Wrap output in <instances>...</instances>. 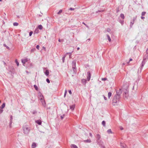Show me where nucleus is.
I'll return each instance as SVG.
<instances>
[{"label":"nucleus","instance_id":"1","mask_svg":"<svg viewBox=\"0 0 148 148\" xmlns=\"http://www.w3.org/2000/svg\"><path fill=\"white\" fill-rule=\"evenodd\" d=\"M122 90L120 89L119 90L116 91V94L113 97V98L112 105L114 106L118 105V102L121 97V95L122 93Z\"/></svg>","mask_w":148,"mask_h":148},{"label":"nucleus","instance_id":"2","mask_svg":"<svg viewBox=\"0 0 148 148\" xmlns=\"http://www.w3.org/2000/svg\"><path fill=\"white\" fill-rule=\"evenodd\" d=\"M23 128L24 133L25 134L27 135L30 130V127L28 125H24L23 126Z\"/></svg>","mask_w":148,"mask_h":148},{"label":"nucleus","instance_id":"3","mask_svg":"<svg viewBox=\"0 0 148 148\" xmlns=\"http://www.w3.org/2000/svg\"><path fill=\"white\" fill-rule=\"evenodd\" d=\"M38 96L39 99L42 102V104L44 106H45L46 103L45 100L43 99L44 97L43 95L41 93L39 92L38 93Z\"/></svg>","mask_w":148,"mask_h":148},{"label":"nucleus","instance_id":"4","mask_svg":"<svg viewBox=\"0 0 148 148\" xmlns=\"http://www.w3.org/2000/svg\"><path fill=\"white\" fill-rule=\"evenodd\" d=\"M76 61L75 60L73 61L72 63V68L74 72L76 73Z\"/></svg>","mask_w":148,"mask_h":148},{"label":"nucleus","instance_id":"5","mask_svg":"<svg viewBox=\"0 0 148 148\" xmlns=\"http://www.w3.org/2000/svg\"><path fill=\"white\" fill-rule=\"evenodd\" d=\"M146 62V61H145V58H144L143 61H142V63L141 64V67L140 68V70H142L143 67L144 66V65L145 64Z\"/></svg>","mask_w":148,"mask_h":148},{"label":"nucleus","instance_id":"6","mask_svg":"<svg viewBox=\"0 0 148 148\" xmlns=\"http://www.w3.org/2000/svg\"><path fill=\"white\" fill-rule=\"evenodd\" d=\"M97 143L98 145L101 146V147L102 146H103V142L101 140H97Z\"/></svg>","mask_w":148,"mask_h":148},{"label":"nucleus","instance_id":"7","mask_svg":"<svg viewBox=\"0 0 148 148\" xmlns=\"http://www.w3.org/2000/svg\"><path fill=\"white\" fill-rule=\"evenodd\" d=\"M91 77V74L90 71L87 72V76L86 79L88 81H89Z\"/></svg>","mask_w":148,"mask_h":148},{"label":"nucleus","instance_id":"8","mask_svg":"<svg viewBox=\"0 0 148 148\" xmlns=\"http://www.w3.org/2000/svg\"><path fill=\"white\" fill-rule=\"evenodd\" d=\"M21 61L23 64H24L26 62L28 61V59L27 58L22 59L21 60Z\"/></svg>","mask_w":148,"mask_h":148},{"label":"nucleus","instance_id":"9","mask_svg":"<svg viewBox=\"0 0 148 148\" xmlns=\"http://www.w3.org/2000/svg\"><path fill=\"white\" fill-rule=\"evenodd\" d=\"M121 146L122 147V148H127V145L125 144L121 143Z\"/></svg>","mask_w":148,"mask_h":148},{"label":"nucleus","instance_id":"10","mask_svg":"<svg viewBox=\"0 0 148 148\" xmlns=\"http://www.w3.org/2000/svg\"><path fill=\"white\" fill-rule=\"evenodd\" d=\"M36 146V143L34 142L33 143L32 145V148H35Z\"/></svg>","mask_w":148,"mask_h":148},{"label":"nucleus","instance_id":"11","mask_svg":"<svg viewBox=\"0 0 148 148\" xmlns=\"http://www.w3.org/2000/svg\"><path fill=\"white\" fill-rule=\"evenodd\" d=\"M96 138H97V140H99L101 138V136L99 134H97L96 135Z\"/></svg>","mask_w":148,"mask_h":148},{"label":"nucleus","instance_id":"12","mask_svg":"<svg viewBox=\"0 0 148 148\" xmlns=\"http://www.w3.org/2000/svg\"><path fill=\"white\" fill-rule=\"evenodd\" d=\"M36 122L39 125H40L41 124L42 122L40 120H39L36 121Z\"/></svg>","mask_w":148,"mask_h":148},{"label":"nucleus","instance_id":"13","mask_svg":"<svg viewBox=\"0 0 148 148\" xmlns=\"http://www.w3.org/2000/svg\"><path fill=\"white\" fill-rule=\"evenodd\" d=\"M86 79H82V82L83 84L85 85L86 83Z\"/></svg>","mask_w":148,"mask_h":148},{"label":"nucleus","instance_id":"14","mask_svg":"<svg viewBox=\"0 0 148 148\" xmlns=\"http://www.w3.org/2000/svg\"><path fill=\"white\" fill-rule=\"evenodd\" d=\"M75 107V106L74 105H73L70 106V109L73 110H74Z\"/></svg>","mask_w":148,"mask_h":148},{"label":"nucleus","instance_id":"15","mask_svg":"<svg viewBox=\"0 0 148 148\" xmlns=\"http://www.w3.org/2000/svg\"><path fill=\"white\" fill-rule=\"evenodd\" d=\"M71 148H78L77 146L75 145L72 144L71 145Z\"/></svg>","mask_w":148,"mask_h":148},{"label":"nucleus","instance_id":"16","mask_svg":"<svg viewBox=\"0 0 148 148\" xmlns=\"http://www.w3.org/2000/svg\"><path fill=\"white\" fill-rule=\"evenodd\" d=\"M84 142L86 143H90L91 142V140L90 139H87L84 140Z\"/></svg>","mask_w":148,"mask_h":148},{"label":"nucleus","instance_id":"17","mask_svg":"<svg viewBox=\"0 0 148 148\" xmlns=\"http://www.w3.org/2000/svg\"><path fill=\"white\" fill-rule=\"evenodd\" d=\"M45 74L46 76H48L49 74V71L48 70H46L45 72Z\"/></svg>","mask_w":148,"mask_h":148},{"label":"nucleus","instance_id":"18","mask_svg":"<svg viewBox=\"0 0 148 148\" xmlns=\"http://www.w3.org/2000/svg\"><path fill=\"white\" fill-rule=\"evenodd\" d=\"M69 54V58H71V53L69 52V53H67L65 55H66V56L67 54Z\"/></svg>","mask_w":148,"mask_h":148},{"label":"nucleus","instance_id":"19","mask_svg":"<svg viewBox=\"0 0 148 148\" xmlns=\"http://www.w3.org/2000/svg\"><path fill=\"white\" fill-rule=\"evenodd\" d=\"M112 95V93L111 92H109L108 93V97L109 99H110V97Z\"/></svg>","mask_w":148,"mask_h":148},{"label":"nucleus","instance_id":"20","mask_svg":"<svg viewBox=\"0 0 148 148\" xmlns=\"http://www.w3.org/2000/svg\"><path fill=\"white\" fill-rule=\"evenodd\" d=\"M107 39L110 42L111 41V39L110 38V36L108 35H107Z\"/></svg>","mask_w":148,"mask_h":148},{"label":"nucleus","instance_id":"21","mask_svg":"<svg viewBox=\"0 0 148 148\" xmlns=\"http://www.w3.org/2000/svg\"><path fill=\"white\" fill-rule=\"evenodd\" d=\"M107 132L108 133V134H112V132L111 131V129H108L107 131Z\"/></svg>","mask_w":148,"mask_h":148},{"label":"nucleus","instance_id":"22","mask_svg":"<svg viewBox=\"0 0 148 148\" xmlns=\"http://www.w3.org/2000/svg\"><path fill=\"white\" fill-rule=\"evenodd\" d=\"M120 17L123 19H124L125 18L124 15L123 14H120Z\"/></svg>","mask_w":148,"mask_h":148},{"label":"nucleus","instance_id":"23","mask_svg":"<svg viewBox=\"0 0 148 148\" xmlns=\"http://www.w3.org/2000/svg\"><path fill=\"white\" fill-rule=\"evenodd\" d=\"M5 103H3L1 105V107H0L2 109H3L5 107Z\"/></svg>","mask_w":148,"mask_h":148},{"label":"nucleus","instance_id":"24","mask_svg":"<svg viewBox=\"0 0 148 148\" xmlns=\"http://www.w3.org/2000/svg\"><path fill=\"white\" fill-rule=\"evenodd\" d=\"M38 28L40 30L42 29L43 28L42 27L41 25H38Z\"/></svg>","mask_w":148,"mask_h":148},{"label":"nucleus","instance_id":"25","mask_svg":"<svg viewBox=\"0 0 148 148\" xmlns=\"http://www.w3.org/2000/svg\"><path fill=\"white\" fill-rule=\"evenodd\" d=\"M66 57V55H65L62 58V62L63 63H64V60H65V58Z\"/></svg>","mask_w":148,"mask_h":148},{"label":"nucleus","instance_id":"26","mask_svg":"<svg viewBox=\"0 0 148 148\" xmlns=\"http://www.w3.org/2000/svg\"><path fill=\"white\" fill-rule=\"evenodd\" d=\"M134 22L133 21L130 22V27L131 28L132 27L133 25L134 24Z\"/></svg>","mask_w":148,"mask_h":148},{"label":"nucleus","instance_id":"27","mask_svg":"<svg viewBox=\"0 0 148 148\" xmlns=\"http://www.w3.org/2000/svg\"><path fill=\"white\" fill-rule=\"evenodd\" d=\"M102 124L104 126H105L106 122L105 121H103L102 122Z\"/></svg>","mask_w":148,"mask_h":148},{"label":"nucleus","instance_id":"28","mask_svg":"<svg viewBox=\"0 0 148 148\" xmlns=\"http://www.w3.org/2000/svg\"><path fill=\"white\" fill-rule=\"evenodd\" d=\"M34 88H35V89L36 90H38V88L36 85H34Z\"/></svg>","mask_w":148,"mask_h":148},{"label":"nucleus","instance_id":"29","mask_svg":"<svg viewBox=\"0 0 148 148\" xmlns=\"http://www.w3.org/2000/svg\"><path fill=\"white\" fill-rule=\"evenodd\" d=\"M18 25V24L16 22H14L13 23V25L14 26H17Z\"/></svg>","mask_w":148,"mask_h":148},{"label":"nucleus","instance_id":"30","mask_svg":"<svg viewBox=\"0 0 148 148\" xmlns=\"http://www.w3.org/2000/svg\"><path fill=\"white\" fill-rule=\"evenodd\" d=\"M146 12H142L141 13L142 16H144L145 15V14H146Z\"/></svg>","mask_w":148,"mask_h":148},{"label":"nucleus","instance_id":"31","mask_svg":"<svg viewBox=\"0 0 148 148\" xmlns=\"http://www.w3.org/2000/svg\"><path fill=\"white\" fill-rule=\"evenodd\" d=\"M3 111V109L0 107V114L2 113Z\"/></svg>","mask_w":148,"mask_h":148},{"label":"nucleus","instance_id":"32","mask_svg":"<svg viewBox=\"0 0 148 148\" xmlns=\"http://www.w3.org/2000/svg\"><path fill=\"white\" fill-rule=\"evenodd\" d=\"M62 12V10H60L59 12L58 13V14H60Z\"/></svg>","mask_w":148,"mask_h":148},{"label":"nucleus","instance_id":"33","mask_svg":"<svg viewBox=\"0 0 148 148\" xmlns=\"http://www.w3.org/2000/svg\"><path fill=\"white\" fill-rule=\"evenodd\" d=\"M67 91L66 90H65V92H64V97H65L66 95V93H67Z\"/></svg>","mask_w":148,"mask_h":148},{"label":"nucleus","instance_id":"34","mask_svg":"<svg viewBox=\"0 0 148 148\" xmlns=\"http://www.w3.org/2000/svg\"><path fill=\"white\" fill-rule=\"evenodd\" d=\"M147 54H146L145 56V58H145V60L146 59V58L148 59V55Z\"/></svg>","mask_w":148,"mask_h":148},{"label":"nucleus","instance_id":"35","mask_svg":"<svg viewBox=\"0 0 148 148\" xmlns=\"http://www.w3.org/2000/svg\"><path fill=\"white\" fill-rule=\"evenodd\" d=\"M32 34H33V32L32 31L30 32L29 33V36H32Z\"/></svg>","mask_w":148,"mask_h":148},{"label":"nucleus","instance_id":"36","mask_svg":"<svg viewBox=\"0 0 148 148\" xmlns=\"http://www.w3.org/2000/svg\"><path fill=\"white\" fill-rule=\"evenodd\" d=\"M46 81L48 83H49L50 82V80H49V79L48 78H47L46 79Z\"/></svg>","mask_w":148,"mask_h":148},{"label":"nucleus","instance_id":"37","mask_svg":"<svg viewBox=\"0 0 148 148\" xmlns=\"http://www.w3.org/2000/svg\"><path fill=\"white\" fill-rule=\"evenodd\" d=\"M107 79L106 78H102L101 79V80L102 81H105L106 80H107Z\"/></svg>","mask_w":148,"mask_h":148},{"label":"nucleus","instance_id":"38","mask_svg":"<svg viewBox=\"0 0 148 148\" xmlns=\"http://www.w3.org/2000/svg\"><path fill=\"white\" fill-rule=\"evenodd\" d=\"M82 24H84L86 27L89 28L88 26L84 22H83L82 23Z\"/></svg>","mask_w":148,"mask_h":148},{"label":"nucleus","instance_id":"39","mask_svg":"<svg viewBox=\"0 0 148 148\" xmlns=\"http://www.w3.org/2000/svg\"><path fill=\"white\" fill-rule=\"evenodd\" d=\"M136 17H134L133 18V21L134 22V21H135L136 20Z\"/></svg>","mask_w":148,"mask_h":148},{"label":"nucleus","instance_id":"40","mask_svg":"<svg viewBox=\"0 0 148 148\" xmlns=\"http://www.w3.org/2000/svg\"><path fill=\"white\" fill-rule=\"evenodd\" d=\"M128 95H125L124 94H123V97H125L126 98H127V97Z\"/></svg>","mask_w":148,"mask_h":148},{"label":"nucleus","instance_id":"41","mask_svg":"<svg viewBox=\"0 0 148 148\" xmlns=\"http://www.w3.org/2000/svg\"><path fill=\"white\" fill-rule=\"evenodd\" d=\"M15 62H16V64L18 66L19 65V63L17 61V60H15Z\"/></svg>","mask_w":148,"mask_h":148},{"label":"nucleus","instance_id":"42","mask_svg":"<svg viewBox=\"0 0 148 148\" xmlns=\"http://www.w3.org/2000/svg\"><path fill=\"white\" fill-rule=\"evenodd\" d=\"M64 115H62V116H60L61 119H63V118H64Z\"/></svg>","mask_w":148,"mask_h":148},{"label":"nucleus","instance_id":"43","mask_svg":"<svg viewBox=\"0 0 148 148\" xmlns=\"http://www.w3.org/2000/svg\"><path fill=\"white\" fill-rule=\"evenodd\" d=\"M38 29H36L34 32V33H38Z\"/></svg>","mask_w":148,"mask_h":148},{"label":"nucleus","instance_id":"44","mask_svg":"<svg viewBox=\"0 0 148 148\" xmlns=\"http://www.w3.org/2000/svg\"><path fill=\"white\" fill-rule=\"evenodd\" d=\"M39 47H40L39 45H37L36 46V48H37L38 49V50H39Z\"/></svg>","mask_w":148,"mask_h":148},{"label":"nucleus","instance_id":"45","mask_svg":"<svg viewBox=\"0 0 148 148\" xmlns=\"http://www.w3.org/2000/svg\"><path fill=\"white\" fill-rule=\"evenodd\" d=\"M69 10H75V8H70L69 9Z\"/></svg>","mask_w":148,"mask_h":148},{"label":"nucleus","instance_id":"46","mask_svg":"<svg viewBox=\"0 0 148 148\" xmlns=\"http://www.w3.org/2000/svg\"><path fill=\"white\" fill-rule=\"evenodd\" d=\"M110 29L109 28H108L107 30V31L108 32H110Z\"/></svg>","mask_w":148,"mask_h":148},{"label":"nucleus","instance_id":"47","mask_svg":"<svg viewBox=\"0 0 148 148\" xmlns=\"http://www.w3.org/2000/svg\"><path fill=\"white\" fill-rule=\"evenodd\" d=\"M123 94H124L125 95H128L127 92V91H126L124 92Z\"/></svg>","mask_w":148,"mask_h":148},{"label":"nucleus","instance_id":"48","mask_svg":"<svg viewBox=\"0 0 148 148\" xmlns=\"http://www.w3.org/2000/svg\"><path fill=\"white\" fill-rule=\"evenodd\" d=\"M58 41L59 42H63V40H60V39H59Z\"/></svg>","mask_w":148,"mask_h":148},{"label":"nucleus","instance_id":"49","mask_svg":"<svg viewBox=\"0 0 148 148\" xmlns=\"http://www.w3.org/2000/svg\"><path fill=\"white\" fill-rule=\"evenodd\" d=\"M120 129L121 130H122L123 129V127H122V126H120Z\"/></svg>","mask_w":148,"mask_h":148},{"label":"nucleus","instance_id":"50","mask_svg":"<svg viewBox=\"0 0 148 148\" xmlns=\"http://www.w3.org/2000/svg\"><path fill=\"white\" fill-rule=\"evenodd\" d=\"M120 22L122 25L124 21H121Z\"/></svg>","mask_w":148,"mask_h":148},{"label":"nucleus","instance_id":"51","mask_svg":"<svg viewBox=\"0 0 148 148\" xmlns=\"http://www.w3.org/2000/svg\"><path fill=\"white\" fill-rule=\"evenodd\" d=\"M103 97H104V99L105 100H107V98L106 97H105V96H104V95H103Z\"/></svg>","mask_w":148,"mask_h":148},{"label":"nucleus","instance_id":"52","mask_svg":"<svg viewBox=\"0 0 148 148\" xmlns=\"http://www.w3.org/2000/svg\"><path fill=\"white\" fill-rule=\"evenodd\" d=\"M69 94H72V92H71V90H69Z\"/></svg>","mask_w":148,"mask_h":148},{"label":"nucleus","instance_id":"53","mask_svg":"<svg viewBox=\"0 0 148 148\" xmlns=\"http://www.w3.org/2000/svg\"><path fill=\"white\" fill-rule=\"evenodd\" d=\"M146 52L147 54H148V48L146 50Z\"/></svg>","mask_w":148,"mask_h":148},{"label":"nucleus","instance_id":"54","mask_svg":"<svg viewBox=\"0 0 148 148\" xmlns=\"http://www.w3.org/2000/svg\"><path fill=\"white\" fill-rule=\"evenodd\" d=\"M4 46L5 47H6L7 49H9V47L8 46H7L6 45H4Z\"/></svg>","mask_w":148,"mask_h":148},{"label":"nucleus","instance_id":"55","mask_svg":"<svg viewBox=\"0 0 148 148\" xmlns=\"http://www.w3.org/2000/svg\"><path fill=\"white\" fill-rule=\"evenodd\" d=\"M141 18L142 19H143L145 18V17H143V16H141Z\"/></svg>","mask_w":148,"mask_h":148},{"label":"nucleus","instance_id":"56","mask_svg":"<svg viewBox=\"0 0 148 148\" xmlns=\"http://www.w3.org/2000/svg\"><path fill=\"white\" fill-rule=\"evenodd\" d=\"M89 135H90V136L91 137H92V134L91 133H89Z\"/></svg>","mask_w":148,"mask_h":148},{"label":"nucleus","instance_id":"57","mask_svg":"<svg viewBox=\"0 0 148 148\" xmlns=\"http://www.w3.org/2000/svg\"><path fill=\"white\" fill-rule=\"evenodd\" d=\"M12 123V121H10V125Z\"/></svg>","mask_w":148,"mask_h":148},{"label":"nucleus","instance_id":"58","mask_svg":"<svg viewBox=\"0 0 148 148\" xmlns=\"http://www.w3.org/2000/svg\"><path fill=\"white\" fill-rule=\"evenodd\" d=\"M101 147V148H106L104 146V145L102 146Z\"/></svg>","mask_w":148,"mask_h":148},{"label":"nucleus","instance_id":"59","mask_svg":"<svg viewBox=\"0 0 148 148\" xmlns=\"http://www.w3.org/2000/svg\"><path fill=\"white\" fill-rule=\"evenodd\" d=\"M42 48L45 50L46 48L45 47H43Z\"/></svg>","mask_w":148,"mask_h":148},{"label":"nucleus","instance_id":"60","mask_svg":"<svg viewBox=\"0 0 148 148\" xmlns=\"http://www.w3.org/2000/svg\"><path fill=\"white\" fill-rule=\"evenodd\" d=\"M35 50V49H32L31 50V51H34Z\"/></svg>","mask_w":148,"mask_h":148},{"label":"nucleus","instance_id":"61","mask_svg":"<svg viewBox=\"0 0 148 148\" xmlns=\"http://www.w3.org/2000/svg\"><path fill=\"white\" fill-rule=\"evenodd\" d=\"M132 59H130L129 60V62H130V61H132Z\"/></svg>","mask_w":148,"mask_h":148},{"label":"nucleus","instance_id":"62","mask_svg":"<svg viewBox=\"0 0 148 148\" xmlns=\"http://www.w3.org/2000/svg\"><path fill=\"white\" fill-rule=\"evenodd\" d=\"M79 47H77V50H79Z\"/></svg>","mask_w":148,"mask_h":148},{"label":"nucleus","instance_id":"63","mask_svg":"<svg viewBox=\"0 0 148 148\" xmlns=\"http://www.w3.org/2000/svg\"><path fill=\"white\" fill-rule=\"evenodd\" d=\"M12 116H11V117L10 121H12Z\"/></svg>","mask_w":148,"mask_h":148},{"label":"nucleus","instance_id":"64","mask_svg":"<svg viewBox=\"0 0 148 148\" xmlns=\"http://www.w3.org/2000/svg\"><path fill=\"white\" fill-rule=\"evenodd\" d=\"M3 62V63H4V65H5L6 64V63H5V62L4 61Z\"/></svg>","mask_w":148,"mask_h":148}]
</instances>
